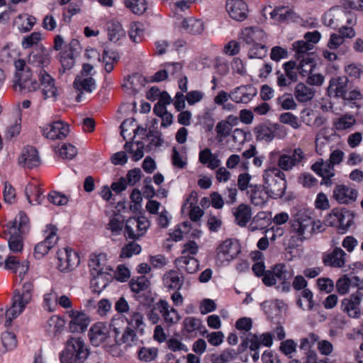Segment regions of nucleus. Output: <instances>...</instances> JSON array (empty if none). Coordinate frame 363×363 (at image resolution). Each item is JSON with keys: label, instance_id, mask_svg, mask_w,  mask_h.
Wrapping results in <instances>:
<instances>
[{"label": "nucleus", "instance_id": "obj_1", "mask_svg": "<svg viewBox=\"0 0 363 363\" xmlns=\"http://www.w3.org/2000/svg\"><path fill=\"white\" fill-rule=\"evenodd\" d=\"M88 265L92 277L91 288L94 292L100 294L113 280V260L104 253L91 254Z\"/></svg>", "mask_w": 363, "mask_h": 363}, {"label": "nucleus", "instance_id": "obj_2", "mask_svg": "<svg viewBox=\"0 0 363 363\" xmlns=\"http://www.w3.org/2000/svg\"><path fill=\"white\" fill-rule=\"evenodd\" d=\"M324 230L323 223L314 220L306 209H299L292 216L291 231L301 241L310 239L313 234Z\"/></svg>", "mask_w": 363, "mask_h": 363}, {"label": "nucleus", "instance_id": "obj_3", "mask_svg": "<svg viewBox=\"0 0 363 363\" xmlns=\"http://www.w3.org/2000/svg\"><path fill=\"white\" fill-rule=\"evenodd\" d=\"M89 354V346L83 337L70 335L59 357L61 363H84Z\"/></svg>", "mask_w": 363, "mask_h": 363}, {"label": "nucleus", "instance_id": "obj_4", "mask_svg": "<svg viewBox=\"0 0 363 363\" xmlns=\"http://www.w3.org/2000/svg\"><path fill=\"white\" fill-rule=\"evenodd\" d=\"M33 290V284L31 281H26L23 284L21 290L14 291L12 304L5 313L6 326L10 325L12 320L21 315L31 302Z\"/></svg>", "mask_w": 363, "mask_h": 363}, {"label": "nucleus", "instance_id": "obj_5", "mask_svg": "<svg viewBox=\"0 0 363 363\" xmlns=\"http://www.w3.org/2000/svg\"><path fill=\"white\" fill-rule=\"evenodd\" d=\"M14 66L16 72L13 80V86L16 91L27 94L40 89L39 82L33 77L30 69L23 60H16Z\"/></svg>", "mask_w": 363, "mask_h": 363}, {"label": "nucleus", "instance_id": "obj_6", "mask_svg": "<svg viewBox=\"0 0 363 363\" xmlns=\"http://www.w3.org/2000/svg\"><path fill=\"white\" fill-rule=\"evenodd\" d=\"M262 186L273 199L282 197L286 189V180L284 173L273 167L266 169L262 174Z\"/></svg>", "mask_w": 363, "mask_h": 363}, {"label": "nucleus", "instance_id": "obj_7", "mask_svg": "<svg viewBox=\"0 0 363 363\" xmlns=\"http://www.w3.org/2000/svg\"><path fill=\"white\" fill-rule=\"evenodd\" d=\"M95 71L91 65L83 64L81 71L73 82V87L77 93V101H81L83 94H91L96 89V84L93 77Z\"/></svg>", "mask_w": 363, "mask_h": 363}, {"label": "nucleus", "instance_id": "obj_8", "mask_svg": "<svg viewBox=\"0 0 363 363\" xmlns=\"http://www.w3.org/2000/svg\"><path fill=\"white\" fill-rule=\"evenodd\" d=\"M349 79L345 76L335 77L330 80L328 92L329 96L347 101L359 100L362 95L357 89L350 90Z\"/></svg>", "mask_w": 363, "mask_h": 363}, {"label": "nucleus", "instance_id": "obj_9", "mask_svg": "<svg viewBox=\"0 0 363 363\" xmlns=\"http://www.w3.org/2000/svg\"><path fill=\"white\" fill-rule=\"evenodd\" d=\"M158 313L168 326L177 324L181 319L178 311L171 307L165 300H160L157 302L147 313L148 320L152 324H156L159 322L160 316Z\"/></svg>", "mask_w": 363, "mask_h": 363}, {"label": "nucleus", "instance_id": "obj_10", "mask_svg": "<svg viewBox=\"0 0 363 363\" xmlns=\"http://www.w3.org/2000/svg\"><path fill=\"white\" fill-rule=\"evenodd\" d=\"M293 276V273L284 264H277L271 269L266 271L262 281L267 286H272L277 283L284 285ZM285 286H283V289Z\"/></svg>", "mask_w": 363, "mask_h": 363}, {"label": "nucleus", "instance_id": "obj_11", "mask_svg": "<svg viewBox=\"0 0 363 363\" xmlns=\"http://www.w3.org/2000/svg\"><path fill=\"white\" fill-rule=\"evenodd\" d=\"M254 133L257 140L265 141L269 143L277 135L279 138H284L286 134V130L284 126L278 123L259 124L254 129Z\"/></svg>", "mask_w": 363, "mask_h": 363}, {"label": "nucleus", "instance_id": "obj_12", "mask_svg": "<svg viewBox=\"0 0 363 363\" xmlns=\"http://www.w3.org/2000/svg\"><path fill=\"white\" fill-rule=\"evenodd\" d=\"M323 23L334 29L344 23L353 25L355 22L352 16L340 8H333L326 12L323 18Z\"/></svg>", "mask_w": 363, "mask_h": 363}, {"label": "nucleus", "instance_id": "obj_13", "mask_svg": "<svg viewBox=\"0 0 363 363\" xmlns=\"http://www.w3.org/2000/svg\"><path fill=\"white\" fill-rule=\"evenodd\" d=\"M80 262L79 254L69 247L60 249L57 252V269L67 272L74 270Z\"/></svg>", "mask_w": 363, "mask_h": 363}, {"label": "nucleus", "instance_id": "obj_14", "mask_svg": "<svg viewBox=\"0 0 363 363\" xmlns=\"http://www.w3.org/2000/svg\"><path fill=\"white\" fill-rule=\"evenodd\" d=\"M44 233L45 240L36 245L34 249V255L36 259H41L47 255L58 240L57 228L55 225H48Z\"/></svg>", "mask_w": 363, "mask_h": 363}, {"label": "nucleus", "instance_id": "obj_15", "mask_svg": "<svg viewBox=\"0 0 363 363\" xmlns=\"http://www.w3.org/2000/svg\"><path fill=\"white\" fill-rule=\"evenodd\" d=\"M216 252L217 259L221 264L229 262L234 259L240 252V246L237 240L227 239L218 245Z\"/></svg>", "mask_w": 363, "mask_h": 363}, {"label": "nucleus", "instance_id": "obj_16", "mask_svg": "<svg viewBox=\"0 0 363 363\" xmlns=\"http://www.w3.org/2000/svg\"><path fill=\"white\" fill-rule=\"evenodd\" d=\"M38 78L43 99L45 100L48 99L55 100L58 95V89L55 79L43 69H40L38 72Z\"/></svg>", "mask_w": 363, "mask_h": 363}, {"label": "nucleus", "instance_id": "obj_17", "mask_svg": "<svg viewBox=\"0 0 363 363\" xmlns=\"http://www.w3.org/2000/svg\"><path fill=\"white\" fill-rule=\"evenodd\" d=\"M68 316V330L71 333H84L91 322L90 317L82 311L71 310Z\"/></svg>", "mask_w": 363, "mask_h": 363}, {"label": "nucleus", "instance_id": "obj_18", "mask_svg": "<svg viewBox=\"0 0 363 363\" xmlns=\"http://www.w3.org/2000/svg\"><path fill=\"white\" fill-rule=\"evenodd\" d=\"M44 137L48 139L62 140L65 138L69 133V126L61 121H55L44 125L42 128Z\"/></svg>", "mask_w": 363, "mask_h": 363}, {"label": "nucleus", "instance_id": "obj_19", "mask_svg": "<svg viewBox=\"0 0 363 363\" xmlns=\"http://www.w3.org/2000/svg\"><path fill=\"white\" fill-rule=\"evenodd\" d=\"M111 325L103 322L92 325L89 330L88 336L91 344L98 347L103 344L110 336Z\"/></svg>", "mask_w": 363, "mask_h": 363}, {"label": "nucleus", "instance_id": "obj_20", "mask_svg": "<svg viewBox=\"0 0 363 363\" xmlns=\"http://www.w3.org/2000/svg\"><path fill=\"white\" fill-rule=\"evenodd\" d=\"M358 191L354 188L345 184L335 186L333 198L340 204H350L357 200Z\"/></svg>", "mask_w": 363, "mask_h": 363}, {"label": "nucleus", "instance_id": "obj_21", "mask_svg": "<svg viewBox=\"0 0 363 363\" xmlns=\"http://www.w3.org/2000/svg\"><path fill=\"white\" fill-rule=\"evenodd\" d=\"M257 89L251 85H241L231 90L232 101L236 104H247L257 95Z\"/></svg>", "mask_w": 363, "mask_h": 363}, {"label": "nucleus", "instance_id": "obj_22", "mask_svg": "<svg viewBox=\"0 0 363 363\" xmlns=\"http://www.w3.org/2000/svg\"><path fill=\"white\" fill-rule=\"evenodd\" d=\"M226 10L232 18L238 21L245 20L247 16L248 7L243 0H228Z\"/></svg>", "mask_w": 363, "mask_h": 363}, {"label": "nucleus", "instance_id": "obj_23", "mask_svg": "<svg viewBox=\"0 0 363 363\" xmlns=\"http://www.w3.org/2000/svg\"><path fill=\"white\" fill-rule=\"evenodd\" d=\"M40 163L37 150L31 146H27L22 150L19 157V164L25 168L32 169Z\"/></svg>", "mask_w": 363, "mask_h": 363}, {"label": "nucleus", "instance_id": "obj_24", "mask_svg": "<svg viewBox=\"0 0 363 363\" xmlns=\"http://www.w3.org/2000/svg\"><path fill=\"white\" fill-rule=\"evenodd\" d=\"M235 223L240 227H246L252 216V208L246 203H240L232 209Z\"/></svg>", "mask_w": 363, "mask_h": 363}, {"label": "nucleus", "instance_id": "obj_25", "mask_svg": "<svg viewBox=\"0 0 363 363\" xmlns=\"http://www.w3.org/2000/svg\"><path fill=\"white\" fill-rule=\"evenodd\" d=\"M346 253L340 247H335L331 252L323 255V262L326 266L341 268L345 264Z\"/></svg>", "mask_w": 363, "mask_h": 363}, {"label": "nucleus", "instance_id": "obj_26", "mask_svg": "<svg viewBox=\"0 0 363 363\" xmlns=\"http://www.w3.org/2000/svg\"><path fill=\"white\" fill-rule=\"evenodd\" d=\"M273 343V335L270 333L261 335L249 334L247 345L250 350H259L261 346L271 347Z\"/></svg>", "mask_w": 363, "mask_h": 363}, {"label": "nucleus", "instance_id": "obj_27", "mask_svg": "<svg viewBox=\"0 0 363 363\" xmlns=\"http://www.w3.org/2000/svg\"><path fill=\"white\" fill-rule=\"evenodd\" d=\"M360 294L357 292L342 301V310L351 318H358L360 314Z\"/></svg>", "mask_w": 363, "mask_h": 363}, {"label": "nucleus", "instance_id": "obj_28", "mask_svg": "<svg viewBox=\"0 0 363 363\" xmlns=\"http://www.w3.org/2000/svg\"><path fill=\"white\" fill-rule=\"evenodd\" d=\"M247 194L249 195L251 203L257 206L264 205L270 197L262 185L258 184L250 185V189L247 191Z\"/></svg>", "mask_w": 363, "mask_h": 363}, {"label": "nucleus", "instance_id": "obj_29", "mask_svg": "<svg viewBox=\"0 0 363 363\" xmlns=\"http://www.w3.org/2000/svg\"><path fill=\"white\" fill-rule=\"evenodd\" d=\"M241 38L247 45H255L257 43H264L266 34L264 31L256 27L245 28L241 33Z\"/></svg>", "mask_w": 363, "mask_h": 363}, {"label": "nucleus", "instance_id": "obj_30", "mask_svg": "<svg viewBox=\"0 0 363 363\" xmlns=\"http://www.w3.org/2000/svg\"><path fill=\"white\" fill-rule=\"evenodd\" d=\"M29 227V218L23 212H19L13 221L8 225L9 234H23L26 233Z\"/></svg>", "mask_w": 363, "mask_h": 363}, {"label": "nucleus", "instance_id": "obj_31", "mask_svg": "<svg viewBox=\"0 0 363 363\" xmlns=\"http://www.w3.org/2000/svg\"><path fill=\"white\" fill-rule=\"evenodd\" d=\"M164 286L170 290L179 291L184 284V277L176 270H169L162 277Z\"/></svg>", "mask_w": 363, "mask_h": 363}, {"label": "nucleus", "instance_id": "obj_32", "mask_svg": "<svg viewBox=\"0 0 363 363\" xmlns=\"http://www.w3.org/2000/svg\"><path fill=\"white\" fill-rule=\"evenodd\" d=\"M196 193L191 192L190 195L186 199L182 207V211L184 212V208H186V206L189 204V208L190 210L189 212V216L190 219L194 222L199 221L204 214V211L199 206L194 205V203L196 202Z\"/></svg>", "mask_w": 363, "mask_h": 363}, {"label": "nucleus", "instance_id": "obj_33", "mask_svg": "<svg viewBox=\"0 0 363 363\" xmlns=\"http://www.w3.org/2000/svg\"><path fill=\"white\" fill-rule=\"evenodd\" d=\"M175 262L179 269L189 274H194L199 269L198 260L191 256L182 255L175 260Z\"/></svg>", "mask_w": 363, "mask_h": 363}, {"label": "nucleus", "instance_id": "obj_34", "mask_svg": "<svg viewBox=\"0 0 363 363\" xmlns=\"http://www.w3.org/2000/svg\"><path fill=\"white\" fill-rule=\"evenodd\" d=\"M315 91L303 82L298 83L294 89V96L300 103H306L313 99Z\"/></svg>", "mask_w": 363, "mask_h": 363}, {"label": "nucleus", "instance_id": "obj_35", "mask_svg": "<svg viewBox=\"0 0 363 363\" xmlns=\"http://www.w3.org/2000/svg\"><path fill=\"white\" fill-rule=\"evenodd\" d=\"M143 86V77L138 74H134L124 78L122 87L129 94H135Z\"/></svg>", "mask_w": 363, "mask_h": 363}, {"label": "nucleus", "instance_id": "obj_36", "mask_svg": "<svg viewBox=\"0 0 363 363\" xmlns=\"http://www.w3.org/2000/svg\"><path fill=\"white\" fill-rule=\"evenodd\" d=\"M36 23V18L28 13L19 14L14 20V26L21 33L30 31Z\"/></svg>", "mask_w": 363, "mask_h": 363}, {"label": "nucleus", "instance_id": "obj_37", "mask_svg": "<svg viewBox=\"0 0 363 363\" xmlns=\"http://www.w3.org/2000/svg\"><path fill=\"white\" fill-rule=\"evenodd\" d=\"M311 169L322 178L335 176L334 167L328 161L320 159L311 166Z\"/></svg>", "mask_w": 363, "mask_h": 363}, {"label": "nucleus", "instance_id": "obj_38", "mask_svg": "<svg viewBox=\"0 0 363 363\" xmlns=\"http://www.w3.org/2000/svg\"><path fill=\"white\" fill-rule=\"evenodd\" d=\"M302 121L308 126L320 127L325 122V119L314 111L306 108L301 112Z\"/></svg>", "mask_w": 363, "mask_h": 363}, {"label": "nucleus", "instance_id": "obj_39", "mask_svg": "<svg viewBox=\"0 0 363 363\" xmlns=\"http://www.w3.org/2000/svg\"><path fill=\"white\" fill-rule=\"evenodd\" d=\"M262 11L264 16L269 14L272 19L278 22L286 21L291 16L290 10L284 6L272 9V7L269 6L264 7Z\"/></svg>", "mask_w": 363, "mask_h": 363}, {"label": "nucleus", "instance_id": "obj_40", "mask_svg": "<svg viewBox=\"0 0 363 363\" xmlns=\"http://www.w3.org/2000/svg\"><path fill=\"white\" fill-rule=\"evenodd\" d=\"M356 123L355 117L347 113L335 118L333 122V125L337 131H344L352 128Z\"/></svg>", "mask_w": 363, "mask_h": 363}, {"label": "nucleus", "instance_id": "obj_41", "mask_svg": "<svg viewBox=\"0 0 363 363\" xmlns=\"http://www.w3.org/2000/svg\"><path fill=\"white\" fill-rule=\"evenodd\" d=\"M121 135L126 142H130L135 138V131L138 123L134 118H128L121 125Z\"/></svg>", "mask_w": 363, "mask_h": 363}, {"label": "nucleus", "instance_id": "obj_42", "mask_svg": "<svg viewBox=\"0 0 363 363\" xmlns=\"http://www.w3.org/2000/svg\"><path fill=\"white\" fill-rule=\"evenodd\" d=\"M199 160L201 164H207L208 167L211 169L218 168L220 164V160L212 153L209 148H205L200 151Z\"/></svg>", "mask_w": 363, "mask_h": 363}, {"label": "nucleus", "instance_id": "obj_43", "mask_svg": "<svg viewBox=\"0 0 363 363\" xmlns=\"http://www.w3.org/2000/svg\"><path fill=\"white\" fill-rule=\"evenodd\" d=\"M65 325L64 319L58 315H52L47 320L45 328L48 333L56 335L64 330Z\"/></svg>", "mask_w": 363, "mask_h": 363}, {"label": "nucleus", "instance_id": "obj_44", "mask_svg": "<svg viewBox=\"0 0 363 363\" xmlns=\"http://www.w3.org/2000/svg\"><path fill=\"white\" fill-rule=\"evenodd\" d=\"M182 28L190 34L199 35L203 33L204 24L201 20L189 18L182 21Z\"/></svg>", "mask_w": 363, "mask_h": 363}, {"label": "nucleus", "instance_id": "obj_45", "mask_svg": "<svg viewBox=\"0 0 363 363\" xmlns=\"http://www.w3.org/2000/svg\"><path fill=\"white\" fill-rule=\"evenodd\" d=\"M297 305L306 311H311L314 307L313 295L311 290L305 289L298 295Z\"/></svg>", "mask_w": 363, "mask_h": 363}, {"label": "nucleus", "instance_id": "obj_46", "mask_svg": "<svg viewBox=\"0 0 363 363\" xmlns=\"http://www.w3.org/2000/svg\"><path fill=\"white\" fill-rule=\"evenodd\" d=\"M314 67L313 59L308 54L296 64V71L302 77H305L311 73Z\"/></svg>", "mask_w": 363, "mask_h": 363}, {"label": "nucleus", "instance_id": "obj_47", "mask_svg": "<svg viewBox=\"0 0 363 363\" xmlns=\"http://www.w3.org/2000/svg\"><path fill=\"white\" fill-rule=\"evenodd\" d=\"M26 194L30 203L35 205L41 203L43 191L36 184H29L26 188Z\"/></svg>", "mask_w": 363, "mask_h": 363}, {"label": "nucleus", "instance_id": "obj_48", "mask_svg": "<svg viewBox=\"0 0 363 363\" xmlns=\"http://www.w3.org/2000/svg\"><path fill=\"white\" fill-rule=\"evenodd\" d=\"M129 287L132 292L139 294L147 290L150 286V281L145 276H140L129 281Z\"/></svg>", "mask_w": 363, "mask_h": 363}, {"label": "nucleus", "instance_id": "obj_49", "mask_svg": "<svg viewBox=\"0 0 363 363\" xmlns=\"http://www.w3.org/2000/svg\"><path fill=\"white\" fill-rule=\"evenodd\" d=\"M124 4L135 15H143L148 8L146 0H124Z\"/></svg>", "mask_w": 363, "mask_h": 363}, {"label": "nucleus", "instance_id": "obj_50", "mask_svg": "<svg viewBox=\"0 0 363 363\" xmlns=\"http://www.w3.org/2000/svg\"><path fill=\"white\" fill-rule=\"evenodd\" d=\"M137 227L138 239L143 236L148 228L150 227V222L145 216H139L138 218H130V228Z\"/></svg>", "mask_w": 363, "mask_h": 363}, {"label": "nucleus", "instance_id": "obj_51", "mask_svg": "<svg viewBox=\"0 0 363 363\" xmlns=\"http://www.w3.org/2000/svg\"><path fill=\"white\" fill-rule=\"evenodd\" d=\"M124 147L126 152L132 154V158L134 161H138L144 156V144L142 142L138 141L135 144L126 142Z\"/></svg>", "mask_w": 363, "mask_h": 363}, {"label": "nucleus", "instance_id": "obj_52", "mask_svg": "<svg viewBox=\"0 0 363 363\" xmlns=\"http://www.w3.org/2000/svg\"><path fill=\"white\" fill-rule=\"evenodd\" d=\"M339 218L337 228L344 233L353 223L354 216L350 211L341 209Z\"/></svg>", "mask_w": 363, "mask_h": 363}, {"label": "nucleus", "instance_id": "obj_53", "mask_svg": "<svg viewBox=\"0 0 363 363\" xmlns=\"http://www.w3.org/2000/svg\"><path fill=\"white\" fill-rule=\"evenodd\" d=\"M144 34L143 25L140 22H132L130 25L129 37L135 43H139L143 40Z\"/></svg>", "mask_w": 363, "mask_h": 363}, {"label": "nucleus", "instance_id": "obj_54", "mask_svg": "<svg viewBox=\"0 0 363 363\" xmlns=\"http://www.w3.org/2000/svg\"><path fill=\"white\" fill-rule=\"evenodd\" d=\"M57 304V296L52 289L43 295V307L45 311H54Z\"/></svg>", "mask_w": 363, "mask_h": 363}, {"label": "nucleus", "instance_id": "obj_55", "mask_svg": "<svg viewBox=\"0 0 363 363\" xmlns=\"http://www.w3.org/2000/svg\"><path fill=\"white\" fill-rule=\"evenodd\" d=\"M293 48L296 52V57L303 58L308 54V52L313 48V45L306 40H298L293 43Z\"/></svg>", "mask_w": 363, "mask_h": 363}, {"label": "nucleus", "instance_id": "obj_56", "mask_svg": "<svg viewBox=\"0 0 363 363\" xmlns=\"http://www.w3.org/2000/svg\"><path fill=\"white\" fill-rule=\"evenodd\" d=\"M22 234H10L8 240V245L11 252L19 253L23 251V243L21 238Z\"/></svg>", "mask_w": 363, "mask_h": 363}, {"label": "nucleus", "instance_id": "obj_57", "mask_svg": "<svg viewBox=\"0 0 363 363\" xmlns=\"http://www.w3.org/2000/svg\"><path fill=\"white\" fill-rule=\"evenodd\" d=\"M184 330L187 333L199 331L202 328V321L195 317H187L183 321Z\"/></svg>", "mask_w": 363, "mask_h": 363}, {"label": "nucleus", "instance_id": "obj_58", "mask_svg": "<svg viewBox=\"0 0 363 363\" xmlns=\"http://www.w3.org/2000/svg\"><path fill=\"white\" fill-rule=\"evenodd\" d=\"M141 247L135 242H130L125 245L121 251L120 258H130L133 255H138L141 252Z\"/></svg>", "mask_w": 363, "mask_h": 363}, {"label": "nucleus", "instance_id": "obj_59", "mask_svg": "<svg viewBox=\"0 0 363 363\" xmlns=\"http://www.w3.org/2000/svg\"><path fill=\"white\" fill-rule=\"evenodd\" d=\"M128 323L130 326L135 330H140L141 333L144 330V317L140 312H133L128 320Z\"/></svg>", "mask_w": 363, "mask_h": 363}, {"label": "nucleus", "instance_id": "obj_60", "mask_svg": "<svg viewBox=\"0 0 363 363\" xmlns=\"http://www.w3.org/2000/svg\"><path fill=\"white\" fill-rule=\"evenodd\" d=\"M77 149L70 143H64L58 150L59 155L67 160H72L77 155Z\"/></svg>", "mask_w": 363, "mask_h": 363}, {"label": "nucleus", "instance_id": "obj_61", "mask_svg": "<svg viewBox=\"0 0 363 363\" xmlns=\"http://www.w3.org/2000/svg\"><path fill=\"white\" fill-rule=\"evenodd\" d=\"M157 349L155 347H142L138 351V358L140 360L149 362L155 360L157 356Z\"/></svg>", "mask_w": 363, "mask_h": 363}, {"label": "nucleus", "instance_id": "obj_62", "mask_svg": "<svg viewBox=\"0 0 363 363\" xmlns=\"http://www.w3.org/2000/svg\"><path fill=\"white\" fill-rule=\"evenodd\" d=\"M42 34L40 32H33L30 35L23 38L21 45L24 49H28L38 43L42 40Z\"/></svg>", "mask_w": 363, "mask_h": 363}, {"label": "nucleus", "instance_id": "obj_63", "mask_svg": "<svg viewBox=\"0 0 363 363\" xmlns=\"http://www.w3.org/2000/svg\"><path fill=\"white\" fill-rule=\"evenodd\" d=\"M267 48L263 43L252 45L248 51L250 58H262L266 55Z\"/></svg>", "mask_w": 363, "mask_h": 363}, {"label": "nucleus", "instance_id": "obj_64", "mask_svg": "<svg viewBox=\"0 0 363 363\" xmlns=\"http://www.w3.org/2000/svg\"><path fill=\"white\" fill-rule=\"evenodd\" d=\"M279 121L284 124L291 125L294 129H298L301 126V123L297 116L290 112H285L279 116Z\"/></svg>", "mask_w": 363, "mask_h": 363}]
</instances>
